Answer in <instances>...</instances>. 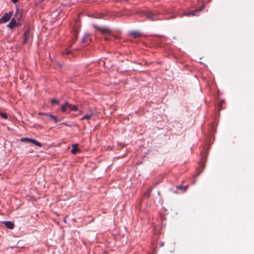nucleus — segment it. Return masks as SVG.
Returning <instances> with one entry per match:
<instances>
[{
  "instance_id": "nucleus-22",
  "label": "nucleus",
  "mask_w": 254,
  "mask_h": 254,
  "mask_svg": "<svg viewBox=\"0 0 254 254\" xmlns=\"http://www.w3.org/2000/svg\"><path fill=\"white\" fill-rule=\"evenodd\" d=\"M77 32L76 31L75 32V38L74 39H73L72 40V44L74 43L75 42V41L77 40Z\"/></svg>"
},
{
  "instance_id": "nucleus-10",
  "label": "nucleus",
  "mask_w": 254,
  "mask_h": 254,
  "mask_svg": "<svg viewBox=\"0 0 254 254\" xmlns=\"http://www.w3.org/2000/svg\"><path fill=\"white\" fill-rule=\"evenodd\" d=\"M16 26V20L14 18H12L10 22L7 24V27L9 28H13Z\"/></svg>"
},
{
  "instance_id": "nucleus-2",
  "label": "nucleus",
  "mask_w": 254,
  "mask_h": 254,
  "mask_svg": "<svg viewBox=\"0 0 254 254\" xmlns=\"http://www.w3.org/2000/svg\"><path fill=\"white\" fill-rule=\"evenodd\" d=\"M146 17L150 21H156L160 19L158 15L154 12L148 11L146 13Z\"/></svg>"
},
{
  "instance_id": "nucleus-25",
  "label": "nucleus",
  "mask_w": 254,
  "mask_h": 254,
  "mask_svg": "<svg viewBox=\"0 0 254 254\" xmlns=\"http://www.w3.org/2000/svg\"><path fill=\"white\" fill-rule=\"evenodd\" d=\"M13 3H16V0H12Z\"/></svg>"
},
{
  "instance_id": "nucleus-12",
  "label": "nucleus",
  "mask_w": 254,
  "mask_h": 254,
  "mask_svg": "<svg viewBox=\"0 0 254 254\" xmlns=\"http://www.w3.org/2000/svg\"><path fill=\"white\" fill-rule=\"evenodd\" d=\"M69 103L67 102H65L63 105L61 106V111L63 112H65L66 111V109L68 108Z\"/></svg>"
},
{
  "instance_id": "nucleus-1",
  "label": "nucleus",
  "mask_w": 254,
  "mask_h": 254,
  "mask_svg": "<svg viewBox=\"0 0 254 254\" xmlns=\"http://www.w3.org/2000/svg\"><path fill=\"white\" fill-rule=\"evenodd\" d=\"M94 27L99 30L101 33L104 36L105 40H111L112 37H113L111 35V30L106 27H99L96 25H94Z\"/></svg>"
},
{
  "instance_id": "nucleus-21",
  "label": "nucleus",
  "mask_w": 254,
  "mask_h": 254,
  "mask_svg": "<svg viewBox=\"0 0 254 254\" xmlns=\"http://www.w3.org/2000/svg\"><path fill=\"white\" fill-rule=\"evenodd\" d=\"M51 103H52V104H59V102L56 99H53L51 100Z\"/></svg>"
},
{
  "instance_id": "nucleus-24",
  "label": "nucleus",
  "mask_w": 254,
  "mask_h": 254,
  "mask_svg": "<svg viewBox=\"0 0 254 254\" xmlns=\"http://www.w3.org/2000/svg\"><path fill=\"white\" fill-rule=\"evenodd\" d=\"M21 24L19 22H17L16 25H17V26H18V25H21Z\"/></svg>"
},
{
  "instance_id": "nucleus-23",
  "label": "nucleus",
  "mask_w": 254,
  "mask_h": 254,
  "mask_svg": "<svg viewBox=\"0 0 254 254\" xmlns=\"http://www.w3.org/2000/svg\"><path fill=\"white\" fill-rule=\"evenodd\" d=\"M222 103H223V102H221V104H220V105H219V106L218 107L219 108L218 110L219 111L221 110V105H222Z\"/></svg>"
},
{
  "instance_id": "nucleus-7",
  "label": "nucleus",
  "mask_w": 254,
  "mask_h": 254,
  "mask_svg": "<svg viewBox=\"0 0 254 254\" xmlns=\"http://www.w3.org/2000/svg\"><path fill=\"white\" fill-rule=\"evenodd\" d=\"M203 6H202L200 7H199L198 9H196L194 11H192L191 12H188L186 14L187 16L192 15V16H195L196 15V13L202 10L203 8Z\"/></svg>"
},
{
  "instance_id": "nucleus-13",
  "label": "nucleus",
  "mask_w": 254,
  "mask_h": 254,
  "mask_svg": "<svg viewBox=\"0 0 254 254\" xmlns=\"http://www.w3.org/2000/svg\"><path fill=\"white\" fill-rule=\"evenodd\" d=\"M68 108L70 109V110L73 111H76L78 110V107L77 106L72 105L70 104H69Z\"/></svg>"
},
{
  "instance_id": "nucleus-9",
  "label": "nucleus",
  "mask_w": 254,
  "mask_h": 254,
  "mask_svg": "<svg viewBox=\"0 0 254 254\" xmlns=\"http://www.w3.org/2000/svg\"><path fill=\"white\" fill-rule=\"evenodd\" d=\"M3 223L7 228L11 229L14 228V224L10 221H4Z\"/></svg>"
},
{
  "instance_id": "nucleus-17",
  "label": "nucleus",
  "mask_w": 254,
  "mask_h": 254,
  "mask_svg": "<svg viewBox=\"0 0 254 254\" xmlns=\"http://www.w3.org/2000/svg\"><path fill=\"white\" fill-rule=\"evenodd\" d=\"M0 116L4 119H7L8 117L6 113H1L0 112Z\"/></svg>"
},
{
  "instance_id": "nucleus-3",
  "label": "nucleus",
  "mask_w": 254,
  "mask_h": 254,
  "mask_svg": "<svg viewBox=\"0 0 254 254\" xmlns=\"http://www.w3.org/2000/svg\"><path fill=\"white\" fill-rule=\"evenodd\" d=\"M12 13L13 12L12 11L5 13L4 15L0 18V24L8 22L10 19Z\"/></svg>"
},
{
  "instance_id": "nucleus-11",
  "label": "nucleus",
  "mask_w": 254,
  "mask_h": 254,
  "mask_svg": "<svg viewBox=\"0 0 254 254\" xmlns=\"http://www.w3.org/2000/svg\"><path fill=\"white\" fill-rule=\"evenodd\" d=\"M129 34L132 35L134 38L139 37L141 36L140 33L138 31H132L129 32Z\"/></svg>"
},
{
  "instance_id": "nucleus-18",
  "label": "nucleus",
  "mask_w": 254,
  "mask_h": 254,
  "mask_svg": "<svg viewBox=\"0 0 254 254\" xmlns=\"http://www.w3.org/2000/svg\"><path fill=\"white\" fill-rule=\"evenodd\" d=\"M204 168V165L203 164H201L200 166V168L198 170V171H199L198 174H199L203 171Z\"/></svg>"
},
{
  "instance_id": "nucleus-27",
  "label": "nucleus",
  "mask_w": 254,
  "mask_h": 254,
  "mask_svg": "<svg viewBox=\"0 0 254 254\" xmlns=\"http://www.w3.org/2000/svg\"><path fill=\"white\" fill-rule=\"evenodd\" d=\"M164 245V243H162L161 244V246H163Z\"/></svg>"
},
{
  "instance_id": "nucleus-16",
  "label": "nucleus",
  "mask_w": 254,
  "mask_h": 254,
  "mask_svg": "<svg viewBox=\"0 0 254 254\" xmlns=\"http://www.w3.org/2000/svg\"><path fill=\"white\" fill-rule=\"evenodd\" d=\"M92 116V115H86L81 119V120H89L91 118Z\"/></svg>"
},
{
  "instance_id": "nucleus-19",
  "label": "nucleus",
  "mask_w": 254,
  "mask_h": 254,
  "mask_svg": "<svg viewBox=\"0 0 254 254\" xmlns=\"http://www.w3.org/2000/svg\"><path fill=\"white\" fill-rule=\"evenodd\" d=\"M71 51L70 50H66V52L64 53H63V55L64 56H66V55H69L71 54Z\"/></svg>"
},
{
  "instance_id": "nucleus-4",
  "label": "nucleus",
  "mask_w": 254,
  "mask_h": 254,
  "mask_svg": "<svg viewBox=\"0 0 254 254\" xmlns=\"http://www.w3.org/2000/svg\"><path fill=\"white\" fill-rule=\"evenodd\" d=\"M31 38V35L29 32V27H28L24 32L23 35V43L25 44L30 40Z\"/></svg>"
},
{
  "instance_id": "nucleus-14",
  "label": "nucleus",
  "mask_w": 254,
  "mask_h": 254,
  "mask_svg": "<svg viewBox=\"0 0 254 254\" xmlns=\"http://www.w3.org/2000/svg\"><path fill=\"white\" fill-rule=\"evenodd\" d=\"M187 188H188V186H184L180 185V186H177V189L181 190H182L183 191H186L187 190Z\"/></svg>"
},
{
  "instance_id": "nucleus-15",
  "label": "nucleus",
  "mask_w": 254,
  "mask_h": 254,
  "mask_svg": "<svg viewBox=\"0 0 254 254\" xmlns=\"http://www.w3.org/2000/svg\"><path fill=\"white\" fill-rule=\"evenodd\" d=\"M46 115L49 116L50 119L51 120H53L55 123H57L58 122L57 119L56 117H55V116H53L52 115H50V114H46Z\"/></svg>"
},
{
  "instance_id": "nucleus-20",
  "label": "nucleus",
  "mask_w": 254,
  "mask_h": 254,
  "mask_svg": "<svg viewBox=\"0 0 254 254\" xmlns=\"http://www.w3.org/2000/svg\"><path fill=\"white\" fill-rule=\"evenodd\" d=\"M152 190V189L150 188L145 193V195L147 196L148 197H149L150 193L151 191Z\"/></svg>"
},
{
  "instance_id": "nucleus-26",
  "label": "nucleus",
  "mask_w": 254,
  "mask_h": 254,
  "mask_svg": "<svg viewBox=\"0 0 254 254\" xmlns=\"http://www.w3.org/2000/svg\"><path fill=\"white\" fill-rule=\"evenodd\" d=\"M202 159L203 160H204V161H205V160H206V158H205L204 157H203Z\"/></svg>"
},
{
  "instance_id": "nucleus-5",
  "label": "nucleus",
  "mask_w": 254,
  "mask_h": 254,
  "mask_svg": "<svg viewBox=\"0 0 254 254\" xmlns=\"http://www.w3.org/2000/svg\"><path fill=\"white\" fill-rule=\"evenodd\" d=\"M21 141H23V142H24V141H27V142H31V143H32L33 144L39 146V147H41L42 146V144L35 140V139H32V138H21Z\"/></svg>"
},
{
  "instance_id": "nucleus-6",
  "label": "nucleus",
  "mask_w": 254,
  "mask_h": 254,
  "mask_svg": "<svg viewBox=\"0 0 254 254\" xmlns=\"http://www.w3.org/2000/svg\"><path fill=\"white\" fill-rule=\"evenodd\" d=\"M91 42V39L90 37V35L89 34H86L81 39V42L82 44H84L85 45H88Z\"/></svg>"
},
{
  "instance_id": "nucleus-8",
  "label": "nucleus",
  "mask_w": 254,
  "mask_h": 254,
  "mask_svg": "<svg viewBox=\"0 0 254 254\" xmlns=\"http://www.w3.org/2000/svg\"><path fill=\"white\" fill-rule=\"evenodd\" d=\"M72 149L71 150V152L73 154H75L77 153V152L79 151V149L78 148V144H74L72 145Z\"/></svg>"
}]
</instances>
